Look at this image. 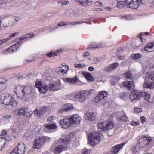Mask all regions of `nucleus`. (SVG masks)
I'll return each instance as SVG.
<instances>
[{
  "label": "nucleus",
  "mask_w": 154,
  "mask_h": 154,
  "mask_svg": "<svg viewBox=\"0 0 154 154\" xmlns=\"http://www.w3.org/2000/svg\"><path fill=\"white\" fill-rule=\"evenodd\" d=\"M88 93L85 90L80 92H74L67 96V97L69 100L75 102H78L83 103L88 99Z\"/></svg>",
  "instance_id": "1"
},
{
  "label": "nucleus",
  "mask_w": 154,
  "mask_h": 154,
  "mask_svg": "<svg viewBox=\"0 0 154 154\" xmlns=\"http://www.w3.org/2000/svg\"><path fill=\"white\" fill-rule=\"evenodd\" d=\"M70 138L69 137L59 138L58 142L60 144H64V145H60L56 146L54 148V153L56 154H59L62 151L67 149L70 143Z\"/></svg>",
  "instance_id": "2"
},
{
  "label": "nucleus",
  "mask_w": 154,
  "mask_h": 154,
  "mask_svg": "<svg viewBox=\"0 0 154 154\" xmlns=\"http://www.w3.org/2000/svg\"><path fill=\"white\" fill-rule=\"evenodd\" d=\"M36 87L38 88L41 93H45L48 90L49 91H55L58 89V87L61 85L60 83L59 82L57 84L54 85L51 84L49 85H42L41 82H36L35 83Z\"/></svg>",
  "instance_id": "3"
},
{
  "label": "nucleus",
  "mask_w": 154,
  "mask_h": 154,
  "mask_svg": "<svg viewBox=\"0 0 154 154\" xmlns=\"http://www.w3.org/2000/svg\"><path fill=\"white\" fill-rule=\"evenodd\" d=\"M50 139V137L47 136L36 137L33 142V148L38 149L41 148L45 142L49 141Z\"/></svg>",
  "instance_id": "4"
},
{
  "label": "nucleus",
  "mask_w": 154,
  "mask_h": 154,
  "mask_svg": "<svg viewBox=\"0 0 154 154\" xmlns=\"http://www.w3.org/2000/svg\"><path fill=\"white\" fill-rule=\"evenodd\" d=\"M2 102L5 105H11L13 106H16L17 104L14 99L9 94L4 96Z\"/></svg>",
  "instance_id": "5"
},
{
  "label": "nucleus",
  "mask_w": 154,
  "mask_h": 154,
  "mask_svg": "<svg viewBox=\"0 0 154 154\" xmlns=\"http://www.w3.org/2000/svg\"><path fill=\"white\" fill-rule=\"evenodd\" d=\"M93 134L90 133L88 135V140L92 146H94L99 143L100 137L99 135H95Z\"/></svg>",
  "instance_id": "6"
},
{
  "label": "nucleus",
  "mask_w": 154,
  "mask_h": 154,
  "mask_svg": "<svg viewBox=\"0 0 154 154\" xmlns=\"http://www.w3.org/2000/svg\"><path fill=\"white\" fill-rule=\"evenodd\" d=\"M108 95L107 93L105 91H102L99 93L98 95L95 97V101L96 103H103L104 102V98L106 97Z\"/></svg>",
  "instance_id": "7"
},
{
  "label": "nucleus",
  "mask_w": 154,
  "mask_h": 154,
  "mask_svg": "<svg viewBox=\"0 0 154 154\" xmlns=\"http://www.w3.org/2000/svg\"><path fill=\"white\" fill-rule=\"evenodd\" d=\"M25 147L24 144L22 143H19L17 146L14 148L13 151L17 154H24L25 152Z\"/></svg>",
  "instance_id": "8"
},
{
  "label": "nucleus",
  "mask_w": 154,
  "mask_h": 154,
  "mask_svg": "<svg viewBox=\"0 0 154 154\" xmlns=\"http://www.w3.org/2000/svg\"><path fill=\"white\" fill-rule=\"evenodd\" d=\"M59 123L62 128L64 129L67 128L71 124L69 118L62 119L59 121Z\"/></svg>",
  "instance_id": "9"
},
{
  "label": "nucleus",
  "mask_w": 154,
  "mask_h": 154,
  "mask_svg": "<svg viewBox=\"0 0 154 154\" xmlns=\"http://www.w3.org/2000/svg\"><path fill=\"white\" fill-rule=\"evenodd\" d=\"M141 92L137 90L132 92L130 95V98L132 101L141 97Z\"/></svg>",
  "instance_id": "10"
},
{
  "label": "nucleus",
  "mask_w": 154,
  "mask_h": 154,
  "mask_svg": "<svg viewBox=\"0 0 154 154\" xmlns=\"http://www.w3.org/2000/svg\"><path fill=\"white\" fill-rule=\"evenodd\" d=\"M69 69L68 66L63 65L62 66L58 68L57 72L60 75H63L67 74Z\"/></svg>",
  "instance_id": "11"
},
{
  "label": "nucleus",
  "mask_w": 154,
  "mask_h": 154,
  "mask_svg": "<svg viewBox=\"0 0 154 154\" xmlns=\"http://www.w3.org/2000/svg\"><path fill=\"white\" fill-rule=\"evenodd\" d=\"M69 118L71 123L76 124H79L82 120L81 117L77 115H73Z\"/></svg>",
  "instance_id": "12"
},
{
  "label": "nucleus",
  "mask_w": 154,
  "mask_h": 154,
  "mask_svg": "<svg viewBox=\"0 0 154 154\" xmlns=\"http://www.w3.org/2000/svg\"><path fill=\"white\" fill-rule=\"evenodd\" d=\"M46 107L44 106L42 107L38 110L37 109H35L33 112L34 116H40L45 113Z\"/></svg>",
  "instance_id": "13"
},
{
  "label": "nucleus",
  "mask_w": 154,
  "mask_h": 154,
  "mask_svg": "<svg viewBox=\"0 0 154 154\" xmlns=\"http://www.w3.org/2000/svg\"><path fill=\"white\" fill-rule=\"evenodd\" d=\"M123 85L124 86L127 87L128 89L130 90L134 89L135 85L133 81H125L123 82Z\"/></svg>",
  "instance_id": "14"
},
{
  "label": "nucleus",
  "mask_w": 154,
  "mask_h": 154,
  "mask_svg": "<svg viewBox=\"0 0 154 154\" xmlns=\"http://www.w3.org/2000/svg\"><path fill=\"white\" fill-rule=\"evenodd\" d=\"M8 141L4 137L0 136V150H2L8 145Z\"/></svg>",
  "instance_id": "15"
},
{
  "label": "nucleus",
  "mask_w": 154,
  "mask_h": 154,
  "mask_svg": "<svg viewBox=\"0 0 154 154\" xmlns=\"http://www.w3.org/2000/svg\"><path fill=\"white\" fill-rule=\"evenodd\" d=\"M32 91V88L30 86H27L24 87L22 90V94L21 95V97L24 96L25 95H28L31 93Z\"/></svg>",
  "instance_id": "16"
},
{
  "label": "nucleus",
  "mask_w": 154,
  "mask_h": 154,
  "mask_svg": "<svg viewBox=\"0 0 154 154\" xmlns=\"http://www.w3.org/2000/svg\"><path fill=\"white\" fill-rule=\"evenodd\" d=\"M63 80L65 82L70 84H73L78 82V79L77 76L72 78H63Z\"/></svg>",
  "instance_id": "17"
},
{
  "label": "nucleus",
  "mask_w": 154,
  "mask_h": 154,
  "mask_svg": "<svg viewBox=\"0 0 154 154\" xmlns=\"http://www.w3.org/2000/svg\"><path fill=\"white\" fill-rule=\"evenodd\" d=\"M144 49L147 51L150 52L154 51V42L148 44L144 47Z\"/></svg>",
  "instance_id": "18"
},
{
  "label": "nucleus",
  "mask_w": 154,
  "mask_h": 154,
  "mask_svg": "<svg viewBox=\"0 0 154 154\" xmlns=\"http://www.w3.org/2000/svg\"><path fill=\"white\" fill-rule=\"evenodd\" d=\"M118 65V63H113L112 64L108 66L107 68L105 69V70L106 72H111L115 69L117 67Z\"/></svg>",
  "instance_id": "19"
},
{
  "label": "nucleus",
  "mask_w": 154,
  "mask_h": 154,
  "mask_svg": "<svg viewBox=\"0 0 154 154\" xmlns=\"http://www.w3.org/2000/svg\"><path fill=\"white\" fill-rule=\"evenodd\" d=\"M85 117L86 120L92 121L95 119V114L93 112L88 113L86 114Z\"/></svg>",
  "instance_id": "20"
},
{
  "label": "nucleus",
  "mask_w": 154,
  "mask_h": 154,
  "mask_svg": "<svg viewBox=\"0 0 154 154\" xmlns=\"http://www.w3.org/2000/svg\"><path fill=\"white\" fill-rule=\"evenodd\" d=\"M23 89V86H21L20 85H19L15 87V90L14 91V92L17 95L18 97H20L19 96H18V95L22 94Z\"/></svg>",
  "instance_id": "21"
},
{
  "label": "nucleus",
  "mask_w": 154,
  "mask_h": 154,
  "mask_svg": "<svg viewBox=\"0 0 154 154\" xmlns=\"http://www.w3.org/2000/svg\"><path fill=\"white\" fill-rule=\"evenodd\" d=\"M125 142H123L122 144H119L116 146L115 147H112V149L113 152L114 154L118 152L120 149H122L124 146L125 144Z\"/></svg>",
  "instance_id": "22"
},
{
  "label": "nucleus",
  "mask_w": 154,
  "mask_h": 154,
  "mask_svg": "<svg viewBox=\"0 0 154 154\" xmlns=\"http://www.w3.org/2000/svg\"><path fill=\"white\" fill-rule=\"evenodd\" d=\"M141 3V0H134V2H133L132 5L130 6V8L134 9H136L138 8Z\"/></svg>",
  "instance_id": "23"
},
{
  "label": "nucleus",
  "mask_w": 154,
  "mask_h": 154,
  "mask_svg": "<svg viewBox=\"0 0 154 154\" xmlns=\"http://www.w3.org/2000/svg\"><path fill=\"white\" fill-rule=\"evenodd\" d=\"M73 108L74 107L72 105L67 104L60 109L59 110V111L60 113H61L63 111L66 112L69 110L73 109Z\"/></svg>",
  "instance_id": "24"
},
{
  "label": "nucleus",
  "mask_w": 154,
  "mask_h": 154,
  "mask_svg": "<svg viewBox=\"0 0 154 154\" xmlns=\"http://www.w3.org/2000/svg\"><path fill=\"white\" fill-rule=\"evenodd\" d=\"M77 2H79L80 4L84 6H86L89 5V3L91 4L92 1L90 0H75Z\"/></svg>",
  "instance_id": "25"
},
{
  "label": "nucleus",
  "mask_w": 154,
  "mask_h": 154,
  "mask_svg": "<svg viewBox=\"0 0 154 154\" xmlns=\"http://www.w3.org/2000/svg\"><path fill=\"white\" fill-rule=\"evenodd\" d=\"M143 87L145 88H149V89H153L154 88V81L151 83L145 82L143 85Z\"/></svg>",
  "instance_id": "26"
},
{
  "label": "nucleus",
  "mask_w": 154,
  "mask_h": 154,
  "mask_svg": "<svg viewBox=\"0 0 154 154\" xmlns=\"http://www.w3.org/2000/svg\"><path fill=\"white\" fill-rule=\"evenodd\" d=\"M141 97H143L144 99L146 100H147L148 102H151L150 100V95L149 94L145 92H142Z\"/></svg>",
  "instance_id": "27"
},
{
  "label": "nucleus",
  "mask_w": 154,
  "mask_h": 154,
  "mask_svg": "<svg viewBox=\"0 0 154 154\" xmlns=\"http://www.w3.org/2000/svg\"><path fill=\"white\" fill-rule=\"evenodd\" d=\"M83 75L85 76L87 80L90 81H92L93 80L94 78L90 73L85 72H83Z\"/></svg>",
  "instance_id": "28"
},
{
  "label": "nucleus",
  "mask_w": 154,
  "mask_h": 154,
  "mask_svg": "<svg viewBox=\"0 0 154 154\" xmlns=\"http://www.w3.org/2000/svg\"><path fill=\"white\" fill-rule=\"evenodd\" d=\"M25 113L24 116L30 117L32 116L31 110L29 108H25Z\"/></svg>",
  "instance_id": "29"
},
{
  "label": "nucleus",
  "mask_w": 154,
  "mask_h": 154,
  "mask_svg": "<svg viewBox=\"0 0 154 154\" xmlns=\"http://www.w3.org/2000/svg\"><path fill=\"white\" fill-rule=\"evenodd\" d=\"M61 50H57L55 51H54L53 54H52L51 52H50L46 54V56L48 57H51L53 56V54L54 55H55V56L58 55L60 52H61Z\"/></svg>",
  "instance_id": "30"
},
{
  "label": "nucleus",
  "mask_w": 154,
  "mask_h": 154,
  "mask_svg": "<svg viewBox=\"0 0 154 154\" xmlns=\"http://www.w3.org/2000/svg\"><path fill=\"white\" fill-rule=\"evenodd\" d=\"M6 82V79H4L3 81L0 82V92L2 91H3L5 88V83Z\"/></svg>",
  "instance_id": "31"
},
{
  "label": "nucleus",
  "mask_w": 154,
  "mask_h": 154,
  "mask_svg": "<svg viewBox=\"0 0 154 154\" xmlns=\"http://www.w3.org/2000/svg\"><path fill=\"white\" fill-rule=\"evenodd\" d=\"M101 45L100 44H96L94 42L91 43L89 46V48H100Z\"/></svg>",
  "instance_id": "32"
},
{
  "label": "nucleus",
  "mask_w": 154,
  "mask_h": 154,
  "mask_svg": "<svg viewBox=\"0 0 154 154\" xmlns=\"http://www.w3.org/2000/svg\"><path fill=\"white\" fill-rule=\"evenodd\" d=\"M140 140L141 141H144L147 140L148 142H151L152 140L151 137H148L147 136H142L140 138Z\"/></svg>",
  "instance_id": "33"
},
{
  "label": "nucleus",
  "mask_w": 154,
  "mask_h": 154,
  "mask_svg": "<svg viewBox=\"0 0 154 154\" xmlns=\"http://www.w3.org/2000/svg\"><path fill=\"white\" fill-rule=\"evenodd\" d=\"M46 128L48 129H54L57 128V126L55 124H48L45 125Z\"/></svg>",
  "instance_id": "34"
},
{
  "label": "nucleus",
  "mask_w": 154,
  "mask_h": 154,
  "mask_svg": "<svg viewBox=\"0 0 154 154\" xmlns=\"http://www.w3.org/2000/svg\"><path fill=\"white\" fill-rule=\"evenodd\" d=\"M113 123L110 122L105 125V130H109L112 129L113 128Z\"/></svg>",
  "instance_id": "35"
},
{
  "label": "nucleus",
  "mask_w": 154,
  "mask_h": 154,
  "mask_svg": "<svg viewBox=\"0 0 154 154\" xmlns=\"http://www.w3.org/2000/svg\"><path fill=\"white\" fill-rule=\"evenodd\" d=\"M17 113L19 116L23 115L24 116L25 113V108H22L19 109L18 110Z\"/></svg>",
  "instance_id": "36"
},
{
  "label": "nucleus",
  "mask_w": 154,
  "mask_h": 154,
  "mask_svg": "<svg viewBox=\"0 0 154 154\" xmlns=\"http://www.w3.org/2000/svg\"><path fill=\"white\" fill-rule=\"evenodd\" d=\"M125 5V3L124 2L122 1H120L119 2H118L117 6L118 7L120 8H123Z\"/></svg>",
  "instance_id": "37"
},
{
  "label": "nucleus",
  "mask_w": 154,
  "mask_h": 154,
  "mask_svg": "<svg viewBox=\"0 0 154 154\" xmlns=\"http://www.w3.org/2000/svg\"><path fill=\"white\" fill-rule=\"evenodd\" d=\"M85 91L88 92V96L87 97L88 99L90 97V95H92L93 94L95 93V91L94 89H91L89 91L88 90H85Z\"/></svg>",
  "instance_id": "38"
},
{
  "label": "nucleus",
  "mask_w": 154,
  "mask_h": 154,
  "mask_svg": "<svg viewBox=\"0 0 154 154\" xmlns=\"http://www.w3.org/2000/svg\"><path fill=\"white\" fill-rule=\"evenodd\" d=\"M125 77L128 79H130L132 78V74L130 71H128L124 73Z\"/></svg>",
  "instance_id": "39"
},
{
  "label": "nucleus",
  "mask_w": 154,
  "mask_h": 154,
  "mask_svg": "<svg viewBox=\"0 0 154 154\" xmlns=\"http://www.w3.org/2000/svg\"><path fill=\"white\" fill-rule=\"evenodd\" d=\"M98 126L99 128L101 129H103L104 130H105V125L104 122H101L99 123L98 125Z\"/></svg>",
  "instance_id": "40"
},
{
  "label": "nucleus",
  "mask_w": 154,
  "mask_h": 154,
  "mask_svg": "<svg viewBox=\"0 0 154 154\" xmlns=\"http://www.w3.org/2000/svg\"><path fill=\"white\" fill-rule=\"evenodd\" d=\"M120 120H122L123 121L125 122H128L129 119L127 118V116L125 115H123L120 118Z\"/></svg>",
  "instance_id": "41"
},
{
  "label": "nucleus",
  "mask_w": 154,
  "mask_h": 154,
  "mask_svg": "<svg viewBox=\"0 0 154 154\" xmlns=\"http://www.w3.org/2000/svg\"><path fill=\"white\" fill-rule=\"evenodd\" d=\"M133 2H134V0H126L125 4L130 8L131 5H132V3Z\"/></svg>",
  "instance_id": "42"
},
{
  "label": "nucleus",
  "mask_w": 154,
  "mask_h": 154,
  "mask_svg": "<svg viewBox=\"0 0 154 154\" xmlns=\"http://www.w3.org/2000/svg\"><path fill=\"white\" fill-rule=\"evenodd\" d=\"M131 57H133V59L134 60L138 59L141 57V55L139 54H136L134 55L133 56H132V55H131Z\"/></svg>",
  "instance_id": "43"
},
{
  "label": "nucleus",
  "mask_w": 154,
  "mask_h": 154,
  "mask_svg": "<svg viewBox=\"0 0 154 154\" xmlns=\"http://www.w3.org/2000/svg\"><path fill=\"white\" fill-rule=\"evenodd\" d=\"M85 64H75L74 66L76 68H83L85 67Z\"/></svg>",
  "instance_id": "44"
},
{
  "label": "nucleus",
  "mask_w": 154,
  "mask_h": 154,
  "mask_svg": "<svg viewBox=\"0 0 154 154\" xmlns=\"http://www.w3.org/2000/svg\"><path fill=\"white\" fill-rule=\"evenodd\" d=\"M51 14L50 13H47L43 15V18L44 19H46L49 17H51Z\"/></svg>",
  "instance_id": "45"
},
{
  "label": "nucleus",
  "mask_w": 154,
  "mask_h": 154,
  "mask_svg": "<svg viewBox=\"0 0 154 154\" xmlns=\"http://www.w3.org/2000/svg\"><path fill=\"white\" fill-rule=\"evenodd\" d=\"M148 78L151 80H154V72L150 73L148 76Z\"/></svg>",
  "instance_id": "46"
},
{
  "label": "nucleus",
  "mask_w": 154,
  "mask_h": 154,
  "mask_svg": "<svg viewBox=\"0 0 154 154\" xmlns=\"http://www.w3.org/2000/svg\"><path fill=\"white\" fill-rule=\"evenodd\" d=\"M67 14L68 15L71 16H74V14L73 11L72 10H68L67 11Z\"/></svg>",
  "instance_id": "47"
},
{
  "label": "nucleus",
  "mask_w": 154,
  "mask_h": 154,
  "mask_svg": "<svg viewBox=\"0 0 154 154\" xmlns=\"http://www.w3.org/2000/svg\"><path fill=\"white\" fill-rule=\"evenodd\" d=\"M128 96V95L127 94L123 92L121 95V97L124 99H125Z\"/></svg>",
  "instance_id": "48"
},
{
  "label": "nucleus",
  "mask_w": 154,
  "mask_h": 154,
  "mask_svg": "<svg viewBox=\"0 0 154 154\" xmlns=\"http://www.w3.org/2000/svg\"><path fill=\"white\" fill-rule=\"evenodd\" d=\"M134 110L136 112L139 113L142 111V109L140 108L136 107L134 108Z\"/></svg>",
  "instance_id": "49"
},
{
  "label": "nucleus",
  "mask_w": 154,
  "mask_h": 154,
  "mask_svg": "<svg viewBox=\"0 0 154 154\" xmlns=\"http://www.w3.org/2000/svg\"><path fill=\"white\" fill-rule=\"evenodd\" d=\"M54 117L53 116H50L47 118V121L48 122H53V119Z\"/></svg>",
  "instance_id": "50"
},
{
  "label": "nucleus",
  "mask_w": 154,
  "mask_h": 154,
  "mask_svg": "<svg viewBox=\"0 0 154 154\" xmlns=\"http://www.w3.org/2000/svg\"><path fill=\"white\" fill-rule=\"evenodd\" d=\"M26 37V38H29L32 37L34 36V34L32 33H30L29 34H27L25 35Z\"/></svg>",
  "instance_id": "51"
},
{
  "label": "nucleus",
  "mask_w": 154,
  "mask_h": 154,
  "mask_svg": "<svg viewBox=\"0 0 154 154\" xmlns=\"http://www.w3.org/2000/svg\"><path fill=\"white\" fill-rule=\"evenodd\" d=\"M11 117V115H9L4 116L3 118L4 119H10Z\"/></svg>",
  "instance_id": "52"
},
{
  "label": "nucleus",
  "mask_w": 154,
  "mask_h": 154,
  "mask_svg": "<svg viewBox=\"0 0 154 154\" xmlns=\"http://www.w3.org/2000/svg\"><path fill=\"white\" fill-rule=\"evenodd\" d=\"M19 33V32H17L15 33H11L10 35V37H11V38L14 37H15V36L17 35Z\"/></svg>",
  "instance_id": "53"
},
{
  "label": "nucleus",
  "mask_w": 154,
  "mask_h": 154,
  "mask_svg": "<svg viewBox=\"0 0 154 154\" xmlns=\"http://www.w3.org/2000/svg\"><path fill=\"white\" fill-rule=\"evenodd\" d=\"M140 119L141 122L142 123H144L146 121V119L145 117L144 116H142L140 117Z\"/></svg>",
  "instance_id": "54"
},
{
  "label": "nucleus",
  "mask_w": 154,
  "mask_h": 154,
  "mask_svg": "<svg viewBox=\"0 0 154 154\" xmlns=\"http://www.w3.org/2000/svg\"><path fill=\"white\" fill-rule=\"evenodd\" d=\"M89 153V151L85 149H84L82 150V154H88Z\"/></svg>",
  "instance_id": "55"
},
{
  "label": "nucleus",
  "mask_w": 154,
  "mask_h": 154,
  "mask_svg": "<svg viewBox=\"0 0 154 154\" xmlns=\"http://www.w3.org/2000/svg\"><path fill=\"white\" fill-rule=\"evenodd\" d=\"M7 133V132L6 130H2V132L1 136H5L6 134Z\"/></svg>",
  "instance_id": "56"
},
{
  "label": "nucleus",
  "mask_w": 154,
  "mask_h": 154,
  "mask_svg": "<svg viewBox=\"0 0 154 154\" xmlns=\"http://www.w3.org/2000/svg\"><path fill=\"white\" fill-rule=\"evenodd\" d=\"M90 55V53L89 52H87L84 53V54L83 56L85 57H87L89 56Z\"/></svg>",
  "instance_id": "57"
},
{
  "label": "nucleus",
  "mask_w": 154,
  "mask_h": 154,
  "mask_svg": "<svg viewBox=\"0 0 154 154\" xmlns=\"http://www.w3.org/2000/svg\"><path fill=\"white\" fill-rule=\"evenodd\" d=\"M6 43V40L4 39H2L0 40V46L2 44Z\"/></svg>",
  "instance_id": "58"
},
{
  "label": "nucleus",
  "mask_w": 154,
  "mask_h": 154,
  "mask_svg": "<svg viewBox=\"0 0 154 154\" xmlns=\"http://www.w3.org/2000/svg\"><path fill=\"white\" fill-rule=\"evenodd\" d=\"M26 38V37L25 35L19 37V39L20 40H22L25 39Z\"/></svg>",
  "instance_id": "59"
},
{
  "label": "nucleus",
  "mask_w": 154,
  "mask_h": 154,
  "mask_svg": "<svg viewBox=\"0 0 154 154\" xmlns=\"http://www.w3.org/2000/svg\"><path fill=\"white\" fill-rule=\"evenodd\" d=\"M69 2L68 1H65L62 2V5H66L68 4Z\"/></svg>",
  "instance_id": "60"
},
{
  "label": "nucleus",
  "mask_w": 154,
  "mask_h": 154,
  "mask_svg": "<svg viewBox=\"0 0 154 154\" xmlns=\"http://www.w3.org/2000/svg\"><path fill=\"white\" fill-rule=\"evenodd\" d=\"M55 148V147H54V146L52 145L51 147H50V150L51 151H52V152H54V150Z\"/></svg>",
  "instance_id": "61"
},
{
  "label": "nucleus",
  "mask_w": 154,
  "mask_h": 154,
  "mask_svg": "<svg viewBox=\"0 0 154 154\" xmlns=\"http://www.w3.org/2000/svg\"><path fill=\"white\" fill-rule=\"evenodd\" d=\"M88 70L90 71H93L94 70V67L93 66H90L88 68Z\"/></svg>",
  "instance_id": "62"
},
{
  "label": "nucleus",
  "mask_w": 154,
  "mask_h": 154,
  "mask_svg": "<svg viewBox=\"0 0 154 154\" xmlns=\"http://www.w3.org/2000/svg\"><path fill=\"white\" fill-rule=\"evenodd\" d=\"M131 124L133 126H135L137 125V123L135 122H131Z\"/></svg>",
  "instance_id": "63"
},
{
  "label": "nucleus",
  "mask_w": 154,
  "mask_h": 154,
  "mask_svg": "<svg viewBox=\"0 0 154 154\" xmlns=\"http://www.w3.org/2000/svg\"><path fill=\"white\" fill-rule=\"evenodd\" d=\"M95 4L97 5H102V3L100 1H97L96 2Z\"/></svg>",
  "instance_id": "64"
}]
</instances>
